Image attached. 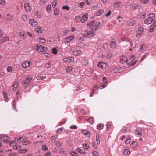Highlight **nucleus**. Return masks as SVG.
<instances>
[{
    "label": "nucleus",
    "instance_id": "nucleus-25",
    "mask_svg": "<svg viewBox=\"0 0 156 156\" xmlns=\"http://www.w3.org/2000/svg\"><path fill=\"white\" fill-rule=\"evenodd\" d=\"M9 40V37H8L5 36L2 37L0 40V44H2L5 41H8Z\"/></svg>",
    "mask_w": 156,
    "mask_h": 156
},
{
    "label": "nucleus",
    "instance_id": "nucleus-3",
    "mask_svg": "<svg viewBox=\"0 0 156 156\" xmlns=\"http://www.w3.org/2000/svg\"><path fill=\"white\" fill-rule=\"evenodd\" d=\"M135 57L133 55H132L129 57L128 58H127L126 61V63L127 65L130 64V66H133L137 62V61L136 60L132 62L134 60Z\"/></svg>",
    "mask_w": 156,
    "mask_h": 156
},
{
    "label": "nucleus",
    "instance_id": "nucleus-12",
    "mask_svg": "<svg viewBox=\"0 0 156 156\" xmlns=\"http://www.w3.org/2000/svg\"><path fill=\"white\" fill-rule=\"evenodd\" d=\"M9 137L4 135H0V140L5 142L8 141L9 140Z\"/></svg>",
    "mask_w": 156,
    "mask_h": 156
},
{
    "label": "nucleus",
    "instance_id": "nucleus-30",
    "mask_svg": "<svg viewBox=\"0 0 156 156\" xmlns=\"http://www.w3.org/2000/svg\"><path fill=\"white\" fill-rule=\"evenodd\" d=\"M82 53V51L80 50H77L73 52V54L74 55L77 56L81 54Z\"/></svg>",
    "mask_w": 156,
    "mask_h": 156
},
{
    "label": "nucleus",
    "instance_id": "nucleus-1",
    "mask_svg": "<svg viewBox=\"0 0 156 156\" xmlns=\"http://www.w3.org/2000/svg\"><path fill=\"white\" fill-rule=\"evenodd\" d=\"M155 18V15L154 13H150L147 16V19L144 20V23L146 24H150L154 21Z\"/></svg>",
    "mask_w": 156,
    "mask_h": 156
},
{
    "label": "nucleus",
    "instance_id": "nucleus-24",
    "mask_svg": "<svg viewBox=\"0 0 156 156\" xmlns=\"http://www.w3.org/2000/svg\"><path fill=\"white\" fill-rule=\"evenodd\" d=\"M37 41L41 43H44L46 42V40L43 38H39L37 39Z\"/></svg>",
    "mask_w": 156,
    "mask_h": 156
},
{
    "label": "nucleus",
    "instance_id": "nucleus-33",
    "mask_svg": "<svg viewBox=\"0 0 156 156\" xmlns=\"http://www.w3.org/2000/svg\"><path fill=\"white\" fill-rule=\"evenodd\" d=\"M104 126V125L103 124H99L97 125V129L98 130H101Z\"/></svg>",
    "mask_w": 156,
    "mask_h": 156
},
{
    "label": "nucleus",
    "instance_id": "nucleus-54",
    "mask_svg": "<svg viewBox=\"0 0 156 156\" xmlns=\"http://www.w3.org/2000/svg\"><path fill=\"white\" fill-rule=\"evenodd\" d=\"M73 69V67L72 66L68 67L66 69V71L67 72H69Z\"/></svg>",
    "mask_w": 156,
    "mask_h": 156
},
{
    "label": "nucleus",
    "instance_id": "nucleus-42",
    "mask_svg": "<svg viewBox=\"0 0 156 156\" xmlns=\"http://www.w3.org/2000/svg\"><path fill=\"white\" fill-rule=\"evenodd\" d=\"M104 12V10L103 9L101 10L98 12L96 14L98 16H100L102 15Z\"/></svg>",
    "mask_w": 156,
    "mask_h": 156
},
{
    "label": "nucleus",
    "instance_id": "nucleus-40",
    "mask_svg": "<svg viewBox=\"0 0 156 156\" xmlns=\"http://www.w3.org/2000/svg\"><path fill=\"white\" fill-rule=\"evenodd\" d=\"M155 27L154 26L152 25H151L150 27L149 31L151 32H153L154 30V28Z\"/></svg>",
    "mask_w": 156,
    "mask_h": 156
},
{
    "label": "nucleus",
    "instance_id": "nucleus-46",
    "mask_svg": "<svg viewBox=\"0 0 156 156\" xmlns=\"http://www.w3.org/2000/svg\"><path fill=\"white\" fill-rule=\"evenodd\" d=\"M59 13V10L58 8H56L54 11V14L55 15H58Z\"/></svg>",
    "mask_w": 156,
    "mask_h": 156
},
{
    "label": "nucleus",
    "instance_id": "nucleus-35",
    "mask_svg": "<svg viewBox=\"0 0 156 156\" xmlns=\"http://www.w3.org/2000/svg\"><path fill=\"white\" fill-rule=\"evenodd\" d=\"M141 7L139 5H136L133 6L131 8L132 10H135L137 9H140Z\"/></svg>",
    "mask_w": 156,
    "mask_h": 156
},
{
    "label": "nucleus",
    "instance_id": "nucleus-6",
    "mask_svg": "<svg viewBox=\"0 0 156 156\" xmlns=\"http://www.w3.org/2000/svg\"><path fill=\"white\" fill-rule=\"evenodd\" d=\"M95 35V33L92 30V31H88L86 33H84L82 35L85 37L90 38Z\"/></svg>",
    "mask_w": 156,
    "mask_h": 156
},
{
    "label": "nucleus",
    "instance_id": "nucleus-56",
    "mask_svg": "<svg viewBox=\"0 0 156 156\" xmlns=\"http://www.w3.org/2000/svg\"><path fill=\"white\" fill-rule=\"evenodd\" d=\"M22 19L24 21H26L27 20V16L26 15H23L22 17Z\"/></svg>",
    "mask_w": 156,
    "mask_h": 156
},
{
    "label": "nucleus",
    "instance_id": "nucleus-16",
    "mask_svg": "<svg viewBox=\"0 0 156 156\" xmlns=\"http://www.w3.org/2000/svg\"><path fill=\"white\" fill-rule=\"evenodd\" d=\"M111 41L110 44L111 47L113 48H115L116 47V40L114 39H112L111 40Z\"/></svg>",
    "mask_w": 156,
    "mask_h": 156
},
{
    "label": "nucleus",
    "instance_id": "nucleus-18",
    "mask_svg": "<svg viewBox=\"0 0 156 156\" xmlns=\"http://www.w3.org/2000/svg\"><path fill=\"white\" fill-rule=\"evenodd\" d=\"M146 13L144 12H140L138 14V16L142 19L145 18L146 17Z\"/></svg>",
    "mask_w": 156,
    "mask_h": 156
},
{
    "label": "nucleus",
    "instance_id": "nucleus-4",
    "mask_svg": "<svg viewBox=\"0 0 156 156\" xmlns=\"http://www.w3.org/2000/svg\"><path fill=\"white\" fill-rule=\"evenodd\" d=\"M76 44L79 47H83L85 45L84 39L82 37H78Z\"/></svg>",
    "mask_w": 156,
    "mask_h": 156
},
{
    "label": "nucleus",
    "instance_id": "nucleus-62",
    "mask_svg": "<svg viewBox=\"0 0 156 156\" xmlns=\"http://www.w3.org/2000/svg\"><path fill=\"white\" fill-rule=\"evenodd\" d=\"M136 133L138 135L141 136L142 134L141 132L137 130H136Z\"/></svg>",
    "mask_w": 156,
    "mask_h": 156
},
{
    "label": "nucleus",
    "instance_id": "nucleus-22",
    "mask_svg": "<svg viewBox=\"0 0 156 156\" xmlns=\"http://www.w3.org/2000/svg\"><path fill=\"white\" fill-rule=\"evenodd\" d=\"M123 154L126 155H129L130 153V151L129 148H126L123 150Z\"/></svg>",
    "mask_w": 156,
    "mask_h": 156
},
{
    "label": "nucleus",
    "instance_id": "nucleus-14",
    "mask_svg": "<svg viewBox=\"0 0 156 156\" xmlns=\"http://www.w3.org/2000/svg\"><path fill=\"white\" fill-rule=\"evenodd\" d=\"M37 50L38 51L42 52L44 51H46L48 48L47 47H44L41 45L37 46Z\"/></svg>",
    "mask_w": 156,
    "mask_h": 156
},
{
    "label": "nucleus",
    "instance_id": "nucleus-19",
    "mask_svg": "<svg viewBox=\"0 0 156 156\" xmlns=\"http://www.w3.org/2000/svg\"><path fill=\"white\" fill-rule=\"evenodd\" d=\"M138 144L137 142L133 141L130 144V147L131 148H135L138 147Z\"/></svg>",
    "mask_w": 156,
    "mask_h": 156
},
{
    "label": "nucleus",
    "instance_id": "nucleus-47",
    "mask_svg": "<svg viewBox=\"0 0 156 156\" xmlns=\"http://www.w3.org/2000/svg\"><path fill=\"white\" fill-rule=\"evenodd\" d=\"M149 2V0H140V2L142 3H147Z\"/></svg>",
    "mask_w": 156,
    "mask_h": 156
},
{
    "label": "nucleus",
    "instance_id": "nucleus-57",
    "mask_svg": "<svg viewBox=\"0 0 156 156\" xmlns=\"http://www.w3.org/2000/svg\"><path fill=\"white\" fill-rule=\"evenodd\" d=\"M51 63L50 62H49L47 63L45 65V66L47 68H48L51 67Z\"/></svg>",
    "mask_w": 156,
    "mask_h": 156
},
{
    "label": "nucleus",
    "instance_id": "nucleus-53",
    "mask_svg": "<svg viewBox=\"0 0 156 156\" xmlns=\"http://www.w3.org/2000/svg\"><path fill=\"white\" fill-rule=\"evenodd\" d=\"M42 150L43 151H46L48 150V148L46 145H43L42 146Z\"/></svg>",
    "mask_w": 156,
    "mask_h": 156
},
{
    "label": "nucleus",
    "instance_id": "nucleus-41",
    "mask_svg": "<svg viewBox=\"0 0 156 156\" xmlns=\"http://www.w3.org/2000/svg\"><path fill=\"white\" fill-rule=\"evenodd\" d=\"M83 146L85 149H88L89 148V146L87 144H83Z\"/></svg>",
    "mask_w": 156,
    "mask_h": 156
},
{
    "label": "nucleus",
    "instance_id": "nucleus-48",
    "mask_svg": "<svg viewBox=\"0 0 156 156\" xmlns=\"http://www.w3.org/2000/svg\"><path fill=\"white\" fill-rule=\"evenodd\" d=\"M96 140L97 142V143L98 144H99L100 143V141L99 140V136L98 135H97L96 136Z\"/></svg>",
    "mask_w": 156,
    "mask_h": 156
},
{
    "label": "nucleus",
    "instance_id": "nucleus-2",
    "mask_svg": "<svg viewBox=\"0 0 156 156\" xmlns=\"http://www.w3.org/2000/svg\"><path fill=\"white\" fill-rule=\"evenodd\" d=\"M93 24L94 25V27H92V30H93L94 32L96 30L100 24V23L96 22L95 21H93L90 22L88 24L87 27L88 28H90L91 27V25Z\"/></svg>",
    "mask_w": 156,
    "mask_h": 156
},
{
    "label": "nucleus",
    "instance_id": "nucleus-8",
    "mask_svg": "<svg viewBox=\"0 0 156 156\" xmlns=\"http://www.w3.org/2000/svg\"><path fill=\"white\" fill-rule=\"evenodd\" d=\"M32 63L31 61L28 60L26 61L22 64V67L24 69L28 68L30 67V64Z\"/></svg>",
    "mask_w": 156,
    "mask_h": 156
},
{
    "label": "nucleus",
    "instance_id": "nucleus-60",
    "mask_svg": "<svg viewBox=\"0 0 156 156\" xmlns=\"http://www.w3.org/2000/svg\"><path fill=\"white\" fill-rule=\"evenodd\" d=\"M62 9H67L68 10H70V8L68 6H63L62 7Z\"/></svg>",
    "mask_w": 156,
    "mask_h": 156
},
{
    "label": "nucleus",
    "instance_id": "nucleus-44",
    "mask_svg": "<svg viewBox=\"0 0 156 156\" xmlns=\"http://www.w3.org/2000/svg\"><path fill=\"white\" fill-rule=\"evenodd\" d=\"M56 137L55 136H52L51 138V143H54L55 142V139Z\"/></svg>",
    "mask_w": 156,
    "mask_h": 156
},
{
    "label": "nucleus",
    "instance_id": "nucleus-51",
    "mask_svg": "<svg viewBox=\"0 0 156 156\" xmlns=\"http://www.w3.org/2000/svg\"><path fill=\"white\" fill-rule=\"evenodd\" d=\"M56 145L57 147H58L59 148H61L62 147V145L61 143L58 141L56 142Z\"/></svg>",
    "mask_w": 156,
    "mask_h": 156
},
{
    "label": "nucleus",
    "instance_id": "nucleus-13",
    "mask_svg": "<svg viewBox=\"0 0 156 156\" xmlns=\"http://www.w3.org/2000/svg\"><path fill=\"white\" fill-rule=\"evenodd\" d=\"M30 25L32 27H35L38 24V23L34 19H31L29 20Z\"/></svg>",
    "mask_w": 156,
    "mask_h": 156
},
{
    "label": "nucleus",
    "instance_id": "nucleus-29",
    "mask_svg": "<svg viewBox=\"0 0 156 156\" xmlns=\"http://www.w3.org/2000/svg\"><path fill=\"white\" fill-rule=\"evenodd\" d=\"M146 48V45L144 44H142L140 48V51L141 52H144V50Z\"/></svg>",
    "mask_w": 156,
    "mask_h": 156
},
{
    "label": "nucleus",
    "instance_id": "nucleus-43",
    "mask_svg": "<svg viewBox=\"0 0 156 156\" xmlns=\"http://www.w3.org/2000/svg\"><path fill=\"white\" fill-rule=\"evenodd\" d=\"M88 122H90L91 124H93L94 122L93 118L92 117H90L88 119Z\"/></svg>",
    "mask_w": 156,
    "mask_h": 156
},
{
    "label": "nucleus",
    "instance_id": "nucleus-39",
    "mask_svg": "<svg viewBox=\"0 0 156 156\" xmlns=\"http://www.w3.org/2000/svg\"><path fill=\"white\" fill-rule=\"evenodd\" d=\"M121 5V2H118L114 3V6L115 8H117L120 6Z\"/></svg>",
    "mask_w": 156,
    "mask_h": 156
},
{
    "label": "nucleus",
    "instance_id": "nucleus-61",
    "mask_svg": "<svg viewBox=\"0 0 156 156\" xmlns=\"http://www.w3.org/2000/svg\"><path fill=\"white\" fill-rule=\"evenodd\" d=\"M52 51L53 53L55 54H56L57 53V49L55 48H54L52 49Z\"/></svg>",
    "mask_w": 156,
    "mask_h": 156
},
{
    "label": "nucleus",
    "instance_id": "nucleus-21",
    "mask_svg": "<svg viewBox=\"0 0 156 156\" xmlns=\"http://www.w3.org/2000/svg\"><path fill=\"white\" fill-rule=\"evenodd\" d=\"M74 58L73 57H70V58H64L63 59V60L65 62H70V61H74Z\"/></svg>",
    "mask_w": 156,
    "mask_h": 156
},
{
    "label": "nucleus",
    "instance_id": "nucleus-64",
    "mask_svg": "<svg viewBox=\"0 0 156 156\" xmlns=\"http://www.w3.org/2000/svg\"><path fill=\"white\" fill-rule=\"evenodd\" d=\"M63 129L64 128L63 127L60 128L58 129L57 132L58 133H60L63 130Z\"/></svg>",
    "mask_w": 156,
    "mask_h": 156
},
{
    "label": "nucleus",
    "instance_id": "nucleus-36",
    "mask_svg": "<svg viewBox=\"0 0 156 156\" xmlns=\"http://www.w3.org/2000/svg\"><path fill=\"white\" fill-rule=\"evenodd\" d=\"M46 78V76H42L41 75H38L37 77L36 78L37 80H39L40 79H44Z\"/></svg>",
    "mask_w": 156,
    "mask_h": 156
},
{
    "label": "nucleus",
    "instance_id": "nucleus-45",
    "mask_svg": "<svg viewBox=\"0 0 156 156\" xmlns=\"http://www.w3.org/2000/svg\"><path fill=\"white\" fill-rule=\"evenodd\" d=\"M70 153L72 156H78L77 154L73 151H71Z\"/></svg>",
    "mask_w": 156,
    "mask_h": 156
},
{
    "label": "nucleus",
    "instance_id": "nucleus-55",
    "mask_svg": "<svg viewBox=\"0 0 156 156\" xmlns=\"http://www.w3.org/2000/svg\"><path fill=\"white\" fill-rule=\"evenodd\" d=\"M136 23V21L135 20L131 21L128 23V25L130 26H132Z\"/></svg>",
    "mask_w": 156,
    "mask_h": 156
},
{
    "label": "nucleus",
    "instance_id": "nucleus-58",
    "mask_svg": "<svg viewBox=\"0 0 156 156\" xmlns=\"http://www.w3.org/2000/svg\"><path fill=\"white\" fill-rule=\"evenodd\" d=\"M148 55V54H147V53L145 54L143 56V57L140 60V61L141 62V61H143L146 58V57Z\"/></svg>",
    "mask_w": 156,
    "mask_h": 156
},
{
    "label": "nucleus",
    "instance_id": "nucleus-10",
    "mask_svg": "<svg viewBox=\"0 0 156 156\" xmlns=\"http://www.w3.org/2000/svg\"><path fill=\"white\" fill-rule=\"evenodd\" d=\"M98 66L99 68H101L102 69H105L107 67L108 65L106 63L102 62H99L98 64Z\"/></svg>",
    "mask_w": 156,
    "mask_h": 156
},
{
    "label": "nucleus",
    "instance_id": "nucleus-17",
    "mask_svg": "<svg viewBox=\"0 0 156 156\" xmlns=\"http://www.w3.org/2000/svg\"><path fill=\"white\" fill-rule=\"evenodd\" d=\"M88 18V15L87 13L84 14L81 19V22L83 23L85 22L87 20Z\"/></svg>",
    "mask_w": 156,
    "mask_h": 156
},
{
    "label": "nucleus",
    "instance_id": "nucleus-50",
    "mask_svg": "<svg viewBox=\"0 0 156 156\" xmlns=\"http://www.w3.org/2000/svg\"><path fill=\"white\" fill-rule=\"evenodd\" d=\"M58 3V1L57 0L54 1L52 3V7L53 8H54L55 7V6Z\"/></svg>",
    "mask_w": 156,
    "mask_h": 156
},
{
    "label": "nucleus",
    "instance_id": "nucleus-7",
    "mask_svg": "<svg viewBox=\"0 0 156 156\" xmlns=\"http://www.w3.org/2000/svg\"><path fill=\"white\" fill-rule=\"evenodd\" d=\"M74 38V35H70L66 37L64 41V43L65 44H66L71 41Z\"/></svg>",
    "mask_w": 156,
    "mask_h": 156
},
{
    "label": "nucleus",
    "instance_id": "nucleus-15",
    "mask_svg": "<svg viewBox=\"0 0 156 156\" xmlns=\"http://www.w3.org/2000/svg\"><path fill=\"white\" fill-rule=\"evenodd\" d=\"M19 36L22 39H26L27 38V36L25 34L24 32H20L18 34Z\"/></svg>",
    "mask_w": 156,
    "mask_h": 156
},
{
    "label": "nucleus",
    "instance_id": "nucleus-52",
    "mask_svg": "<svg viewBox=\"0 0 156 156\" xmlns=\"http://www.w3.org/2000/svg\"><path fill=\"white\" fill-rule=\"evenodd\" d=\"M4 98L5 101L6 102H8V99L7 98V96L5 93H4Z\"/></svg>",
    "mask_w": 156,
    "mask_h": 156
},
{
    "label": "nucleus",
    "instance_id": "nucleus-28",
    "mask_svg": "<svg viewBox=\"0 0 156 156\" xmlns=\"http://www.w3.org/2000/svg\"><path fill=\"white\" fill-rule=\"evenodd\" d=\"M48 0H40V4L41 5L43 6L47 3Z\"/></svg>",
    "mask_w": 156,
    "mask_h": 156
},
{
    "label": "nucleus",
    "instance_id": "nucleus-9",
    "mask_svg": "<svg viewBox=\"0 0 156 156\" xmlns=\"http://www.w3.org/2000/svg\"><path fill=\"white\" fill-rule=\"evenodd\" d=\"M34 30L35 33L39 35L43 33L42 28L41 27H37L35 28Z\"/></svg>",
    "mask_w": 156,
    "mask_h": 156
},
{
    "label": "nucleus",
    "instance_id": "nucleus-26",
    "mask_svg": "<svg viewBox=\"0 0 156 156\" xmlns=\"http://www.w3.org/2000/svg\"><path fill=\"white\" fill-rule=\"evenodd\" d=\"M18 85V81L15 82L13 84V90L14 91H15L16 90Z\"/></svg>",
    "mask_w": 156,
    "mask_h": 156
},
{
    "label": "nucleus",
    "instance_id": "nucleus-38",
    "mask_svg": "<svg viewBox=\"0 0 156 156\" xmlns=\"http://www.w3.org/2000/svg\"><path fill=\"white\" fill-rule=\"evenodd\" d=\"M77 151L81 154H83L85 153V152L84 151L79 148L77 149Z\"/></svg>",
    "mask_w": 156,
    "mask_h": 156
},
{
    "label": "nucleus",
    "instance_id": "nucleus-11",
    "mask_svg": "<svg viewBox=\"0 0 156 156\" xmlns=\"http://www.w3.org/2000/svg\"><path fill=\"white\" fill-rule=\"evenodd\" d=\"M24 6L25 10L27 12H29L31 10L32 8L28 2H25L24 4Z\"/></svg>",
    "mask_w": 156,
    "mask_h": 156
},
{
    "label": "nucleus",
    "instance_id": "nucleus-32",
    "mask_svg": "<svg viewBox=\"0 0 156 156\" xmlns=\"http://www.w3.org/2000/svg\"><path fill=\"white\" fill-rule=\"evenodd\" d=\"M82 133L86 135L88 137H89L90 136V133L87 130H84L82 131Z\"/></svg>",
    "mask_w": 156,
    "mask_h": 156
},
{
    "label": "nucleus",
    "instance_id": "nucleus-31",
    "mask_svg": "<svg viewBox=\"0 0 156 156\" xmlns=\"http://www.w3.org/2000/svg\"><path fill=\"white\" fill-rule=\"evenodd\" d=\"M10 145L11 146H13V148L14 149H18V148L17 147V146L16 145V143L15 142H12L10 144Z\"/></svg>",
    "mask_w": 156,
    "mask_h": 156
},
{
    "label": "nucleus",
    "instance_id": "nucleus-23",
    "mask_svg": "<svg viewBox=\"0 0 156 156\" xmlns=\"http://www.w3.org/2000/svg\"><path fill=\"white\" fill-rule=\"evenodd\" d=\"M126 58L125 56H122L120 57V62L122 64L126 63Z\"/></svg>",
    "mask_w": 156,
    "mask_h": 156
},
{
    "label": "nucleus",
    "instance_id": "nucleus-37",
    "mask_svg": "<svg viewBox=\"0 0 156 156\" xmlns=\"http://www.w3.org/2000/svg\"><path fill=\"white\" fill-rule=\"evenodd\" d=\"M112 124V122H108L107 123L106 126L107 128V130L108 131L109 130V129L110 128Z\"/></svg>",
    "mask_w": 156,
    "mask_h": 156
},
{
    "label": "nucleus",
    "instance_id": "nucleus-20",
    "mask_svg": "<svg viewBox=\"0 0 156 156\" xmlns=\"http://www.w3.org/2000/svg\"><path fill=\"white\" fill-rule=\"evenodd\" d=\"M144 31V29L141 27H140L138 28V31L136 35V36L139 37L140 35L141 34L142 32Z\"/></svg>",
    "mask_w": 156,
    "mask_h": 156
},
{
    "label": "nucleus",
    "instance_id": "nucleus-59",
    "mask_svg": "<svg viewBox=\"0 0 156 156\" xmlns=\"http://www.w3.org/2000/svg\"><path fill=\"white\" fill-rule=\"evenodd\" d=\"M93 156H98L99 155L98 152L96 151H94L92 153Z\"/></svg>",
    "mask_w": 156,
    "mask_h": 156
},
{
    "label": "nucleus",
    "instance_id": "nucleus-49",
    "mask_svg": "<svg viewBox=\"0 0 156 156\" xmlns=\"http://www.w3.org/2000/svg\"><path fill=\"white\" fill-rule=\"evenodd\" d=\"M85 5V3L84 2H81L78 5L79 6L82 8H83L84 7V5Z\"/></svg>",
    "mask_w": 156,
    "mask_h": 156
},
{
    "label": "nucleus",
    "instance_id": "nucleus-63",
    "mask_svg": "<svg viewBox=\"0 0 156 156\" xmlns=\"http://www.w3.org/2000/svg\"><path fill=\"white\" fill-rule=\"evenodd\" d=\"M51 6L50 5H48L47 7V11L48 12H49L51 10Z\"/></svg>",
    "mask_w": 156,
    "mask_h": 156
},
{
    "label": "nucleus",
    "instance_id": "nucleus-5",
    "mask_svg": "<svg viewBox=\"0 0 156 156\" xmlns=\"http://www.w3.org/2000/svg\"><path fill=\"white\" fill-rule=\"evenodd\" d=\"M32 80V78L30 77H28L24 80H23L22 83L23 84L25 87H27L28 85L31 82Z\"/></svg>",
    "mask_w": 156,
    "mask_h": 156
},
{
    "label": "nucleus",
    "instance_id": "nucleus-27",
    "mask_svg": "<svg viewBox=\"0 0 156 156\" xmlns=\"http://www.w3.org/2000/svg\"><path fill=\"white\" fill-rule=\"evenodd\" d=\"M131 138L130 136H128L126 139V140L125 142V144H130L131 142Z\"/></svg>",
    "mask_w": 156,
    "mask_h": 156
},
{
    "label": "nucleus",
    "instance_id": "nucleus-34",
    "mask_svg": "<svg viewBox=\"0 0 156 156\" xmlns=\"http://www.w3.org/2000/svg\"><path fill=\"white\" fill-rule=\"evenodd\" d=\"M83 64L85 66H87L88 64V60L87 59H84L82 61Z\"/></svg>",
    "mask_w": 156,
    "mask_h": 156
}]
</instances>
